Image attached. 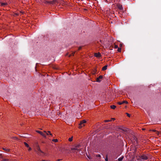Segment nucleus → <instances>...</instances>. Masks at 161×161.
I'll list each match as a JSON object with an SVG mask.
<instances>
[{"label": "nucleus", "mask_w": 161, "mask_h": 161, "mask_svg": "<svg viewBox=\"0 0 161 161\" xmlns=\"http://www.w3.org/2000/svg\"><path fill=\"white\" fill-rule=\"evenodd\" d=\"M81 146L80 144L76 145L74 146V147L71 148V150L73 152L76 153H77L78 152H80L81 151V149L80 148Z\"/></svg>", "instance_id": "obj_1"}, {"label": "nucleus", "mask_w": 161, "mask_h": 161, "mask_svg": "<svg viewBox=\"0 0 161 161\" xmlns=\"http://www.w3.org/2000/svg\"><path fill=\"white\" fill-rule=\"evenodd\" d=\"M139 157L141 158V161L147 160L148 158V157L145 154H142L141 156H139Z\"/></svg>", "instance_id": "obj_2"}, {"label": "nucleus", "mask_w": 161, "mask_h": 161, "mask_svg": "<svg viewBox=\"0 0 161 161\" xmlns=\"http://www.w3.org/2000/svg\"><path fill=\"white\" fill-rule=\"evenodd\" d=\"M37 153L39 155H42L41 153L43 154L44 153L41 150V149L39 146L37 147Z\"/></svg>", "instance_id": "obj_3"}, {"label": "nucleus", "mask_w": 161, "mask_h": 161, "mask_svg": "<svg viewBox=\"0 0 161 161\" xmlns=\"http://www.w3.org/2000/svg\"><path fill=\"white\" fill-rule=\"evenodd\" d=\"M55 2V0L50 1H47L45 0L44 1V3L45 4H52L53 3Z\"/></svg>", "instance_id": "obj_4"}, {"label": "nucleus", "mask_w": 161, "mask_h": 161, "mask_svg": "<svg viewBox=\"0 0 161 161\" xmlns=\"http://www.w3.org/2000/svg\"><path fill=\"white\" fill-rule=\"evenodd\" d=\"M36 132L37 133H39L40 134H41V135H42V136H43L45 138H46V135L45 133H44L43 132H41L40 131H39V130H37V131H36Z\"/></svg>", "instance_id": "obj_5"}, {"label": "nucleus", "mask_w": 161, "mask_h": 161, "mask_svg": "<svg viewBox=\"0 0 161 161\" xmlns=\"http://www.w3.org/2000/svg\"><path fill=\"white\" fill-rule=\"evenodd\" d=\"M94 56L97 58H100L101 57V55L100 53H95L94 54Z\"/></svg>", "instance_id": "obj_6"}, {"label": "nucleus", "mask_w": 161, "mask_h": 161, "mask_svg": "<svg viewBox=\"0 0 161 161\" xmlns=\"http://www.w3.org/2000/svg\"><path fill=\"white\" fill-rule=\"evenodd\" d=\"M103 78V76L100 75L98 77L96 78V81L98 82H100L101 81L100 79H102Z\"/></svg>", "instance_id": "obj_7"}, {"label": "nucleus", "mask_w": 161, "mask_h": 161, "mask_svg": "<svg viewBox=\"0 0 161 161\" xmlns=\"http://www.w3.org/2000/svg\"><path fill=\"white\" fill-rule=\"evenodd\" d=\"M126 103V104H128V103L126 101H124L122 102H118L117 103V104L119 105H121V104H122L123 103Z\"/></svg>", "instance_id": "obj_8"}, {"label": "nucleus", "mask_w": 161, "mask_h": 161, "mask_svg": "<svg viewBox=\"0 0 161 161\" xmlns=\"http://www.w3.org/2000/svg\"><path fill=\"white\" fill-rule=\"evenodd\" d=\"M85 126V124H84L83 123H81V122H80V123L79 125V128H81L82 127H83L84 126Z\"/></svg>", "instance_id": "obj_9"}, {"label": "nucleus", "mask_w": 161, "mask_h": 161, "mask_svg": "<svg viewBox=\"0 0 161 161\" xmlns=\"http://www.w3.org/2000/svg\"><path fill=\"white\" fill-rule=\"evenodd\" d=\"M3 150H4L6 152H8L10 151V149H9L6 148H3Z\"/></svg>", "instance_id": "obj_10"}, {"label": "nucleus", "mask_w": 161, "mask_h": 161, "mask_svg": "<svg viewBox=\"0 0 161 161\" xmlns=\"http://www.w3.org/2000/svg\"><path fill=\"white\" fill-rule=\"evenodd\" d=\"M119 129L124 131L126 132L127 131V129L123 127L122 128H120Z\"/></svg>", "instance_id": "obj_11"}, {"label": "nucleus", "mask_w": 161, "mask_h": 161, "mask_svg": "<svg viewBox=\"0 0 161 161\" xmlns=\"http://www.w3.org/2000/svg\"><path fill=\"white\" fill-rule=\"evenodd\" d=\"M107 65H106L102 68V70L104 71L106 70L107 69Z\"/></svg>", "instance_id": "obj_12"}, {"label": "nucleus", "mask_w": 161, "mask_h": 161, "mask_svg": "<svg viewBox=\"0 0 161 161\" xmlns=\"http://www.w3.org/2000/svg\"><path fill=\"white\" fill-rule=\"evenodd\" d=\"M8 4L7 3H1V6H7V5Z\"/></svg>", "instance_id": "obj_13"}, {"label": "nucleus", "mask_w": 161, "mask_h": 161, "mask_svg": "<svg viewBox=\"0 0 161 161\" xmlns=\"http://www.w3.org/2000/svg\"><path fill=\"white\" fill-rule=\"evenodd\" d=\"M110 108L112 109H115L116 108V106L114 105H112L110 106Z\"/></svg>", "instance_id": "obj_14"}, {"label": "nucleus", "mask_w": 161, "mask_h": 161, "mask_svg": "<svg viewBox=\"0 0 161 161\" xmlns=\"http://www.w3.org/2000/svg\"><path fill=\"white\" fill-rule=\"evenodd\" d=\"M24 143L25 146L27 147H29V145L26 142H24Z\"/></svg>", "instance_id": "obj_15"}, {"label": "nucleus", "mask_w": 161, "mask_h": 161, "mask_svg": "<svg viewBox=\"0 0 161 161\" xmlns=\"http://www.w3.org/2000/svg\"><path fill=\"white\" fill-rule=\"evenodd\" d=\"M118 7L119 9L120 10L122 9V5H119L118 6Z\"/></svg>", "instance_id": "obj_16"}, {"label": "nucleus", "mask_w": 161, "mask_h": 161, "mask_svg": "<svg viewBox=\"0 0 161 161\" xmlns=\"http://www.w3.org/2000/svg\"><path fill=\"white\" fill-rule=\"evenodd\" d=\"M136 158L137 159V160L138 161H141V158L139 157V156H136Z\"/></svg>", "instance_id": "obj_17"}, {"label": "nucleus", "mask_w": 161, "mask_h": 161, "mask_svg": "<svg viewBox=\"0 0 161 161\" xmlns=\"http://www.w3.org/2000/svg\"><path fill=\"white\" fill-rule=\"evenodd\" d=\"M73 136H72L71 137L69 138V142H71L73 140Z\"/></svg>", "instance_id": "obj_18"}, {"label": "nucleus", "mask_w": 161, "mask_h": 161, "mask_svg": "<svg viewBox=\"0 0 161 161\" xmlns=\"http://www.w3.org/2000/svg\"><path fill=\"white\" fill-rule=\"evenodd\" d=\"M52 141L56 142H58V140L57 139H53L52 140Z\"/></svg>", "instance_id": "obj_19"}, {"label": "nucleus", "mask_w": 161, "mask_h": 161, "mask_svg": "<svg viewBox=\"0 0 161 161\" xmlns=\"http://www.w3.org/2000/svg\"><path fill=\"white\" fill-rule=\"evenodd\" d=\"M80 122H81L82 123H83L84 124H85V123H86V120H83L81 121Z\"/></svg>", "instance_id": "obj_20"}, {"label": "nucleus", "mask_w": 161, "mask_h": 161, "mask_svg": "<svg viewBox=\"0 0 161 161\" xmlns=\"http://www.w3.org/2000/svg\"><path fill=\"white\" fill-rule=\"evenodd\" d=\"M75 52H74V53H72V54L69 55V57H70L72 55L74 56V54H75Z\"/></svg>", "instance_id": "obj_21"}, {"label": "nucleus", "mask_w": 161, "mask_h": 161, "mask_svg": "<svg viewBox=\"0 0 161 161\" xmlns=\"http://www.w3.org/2000/svg\"><path fill=\"white\" fill-rule=\"evenodd\" d=\"M149 131H153L154 132H156L157 130H149Z\"/></svg>", "instance_id": "obj_22"}, {"label": "nucleus", "mask_w": 161, "mask_h": 161, "mask_svg": "<svg viewBox=\"0 0 161 161\" xmlns=\"http://www.w3.org/2000/svg\"><path fill=\"white\" fill-rule=\"evenodd\" d=\"M117 51L118 52H120L121 51V48L119 47L118 48Z\"/></svg>", "instance_id": "obj_23"}, {"label": "nucleus", "mask_w": 161, "mask_h": 161, "mask_svg": "<svg viewBox=\"0 0 161 161\" xmlns=\"http://www.w3.org/2000/svg\"><path fill=\"white\" fill-rule=\"evenodd\" d=\"M110 121H111V120H104V122H108Z\"/></svg>", "instance_id": "obj_24"}, {"label": "nucleus", "mask_w": 161, "mask_h": 161, "mask_svg": "<svg viewBox=\"0 0 161 161\" xmlns=\"http://www.w3.org/2000/svg\"><path fill=\"white\" fill-rule=\"evenodd\" d=\"M44 132L45 134H46V135H49V134H48V133H47V131H44Z\"/></svg>", "instance_id": "obj_25"}, {"label": "nucleus", "mask_w": 161, "mask_h": 161, "mask_svg": "<svg viewBox=\"0 0 161 161\" xmlns=\"http://www.w3.org/2000/svg\"><path fill=\"white\" fill-rule=\"evenodd\" d=\"M126 114L127 116H128L129 117H130V115L129 114H128L127 113H126Z\"/></svg>", "instance_id": "obj_26"}, {"label": "nucleus", "mask_w": 161, "mask_h": 161, "mask_svg": "<svg viewBox=\"0 0 161 161\" xmlns=\"http://www.w3.org/2000/svg\"><path fill=\"white\" fill-rule=\"evenodd\" d=\"M96 157L98 158H100L101 156L100 154H98L96 156Z\"/></svg>", "instance_id": "obj_27"}, {"label": "nucleus", "mask_w": 161, "mask_h": 161, "mask_svg": "<svg viewBox=\"0 0 161 161\" xmlns=\"http://www.w3.org/2000/svg\"><path fill=\"white\" fill-rule=\"evenodd\" d=\"M8 159H3L2 161H8Z\"/></svg>", "instance_id": "obj_28"}, {"label": "nucleus", "mask_w": 161, "mask_h": 161, "mask_svg": "<svg viewBox=\"0 0 161 161\" xmlns=\"http://www.w3.org/2000/svg\"><path fill=\"white\" fill-rule=\"evenodd\" d=\"M118 47V46L117 45H115L114 46V48H117Z\"/></svg>", "instance_id": "obj_29"}, {"label": "nucleus", "mask_w": 161, "mask_h": 161, "mask_svg": "<svg viewBox=\"0 0 161 161\" xmlns=\"http://www.w3.org/2000/svg\"><path fill=\"white\" fill-rule=\"evenodd\" d=\"M13 138L14 140H18V138L16 137H13Z\"/></svg>", "instance_id": "obj_30"}, {"label": "nucleus", "mask_w": 161, "mask_h": 161, "mask_svg": "<svg viewBox=\"0 0 161 161\" xmlns=\"http://www.w3.org/2000/svg\"><path fill=\"white\" fill-rule=\"evenodd\" d=\"M105 160L106 161H108V158L107 156H106V157L105 159Z\"/></svg>", "instance_id": "obj_31"}, {"label": "nucleus", "mask_w": 161, "mask_h": 161, "mask_svg": "<svg viewBox=\"0 0 161 161\" xmlns=\"http://www.w3.org/2000/svg\"><path fill=\"white\" fill-rule=\"evenodd\" d=\"M156 133L158 135L159 134V132L158 131H157Z\"/></svg>", "instance_id": "obj_32"}, {"label": "nucleus", "mask_w": 161, "mask_h": 161, "mask_svg": "<svg viewBox=\"0 0 161 161\" xmlns=\"http://www.w3.org/2000/svg\"><path fill=\"white\" fill-rule=\"evenodd\" d=\"M31 147H29V149H28V150H29V151H31Z\"/></svg>", "instance_id": "obj_33"}, {"label": "nucleus", "mask_w": 161, "mask_h": 161, "mask_svg": "<svg viewBox=\"0 0 161 161\" xmlns=\"http://www.w3.org/2000/svg\"><path fill=\"white\" fill-rule=\"evenodd\" d=\"M81 48V47H79L78 48V50H80Z\"/></svg>", "instance_id": "obj_34"}, {"label": "nucleus", "mask_w": 161, "mask_h": 161, "mask_svg": "<svg viewBox=\"0 0 161 161\" xmlns=\"http://www.w3.org/2000/svg\"><path fill=\"white\" fill-rule=\"evenodd\" d=\"M49 135L50 136H53V135H52V134L51 133H50L49 134Z\"/></svg>", "instance_id": "obj_35"}, {"label": "nucleus", "mask_w": 161, "mask_h": 161, "mask_svg": "<svg viewBox=\"0 0 161 161\" xmlns=\"http://www.w3.org/2000/svg\"><path fill=\"white\" fill-rule=\"evenodd\" d=\"M62 159H58L57 161H60V160H61Z\"/></svg>", "instance_id": "obj_36"}, {"label": "nucleus", "mask_w": 161, "mask_h": 161, "mask_svg": "<svg viewBox=\"0 0 161 161\" xmlns=\"http://www.w3.org/2000/svg\"><path fill=\"white\" fill-rule=\"evenodd\" d=\"M47 133H49V134L50 133H51V132H50V131H47Z\"/></svg>", "instance_id": "obj_37"}, {"label": "nucleus", "mask_w": 161, "mask_h": 161, "mask_svg": "<svg viewBox=\"0 0 161 161\" xmlns=\"http://www.w3.org/2000/svg\"><path fill=\"white\" fill-rule=\"evenodd\" d=\"M20 13H21L22 14H23L25 12H20Z\"/></svg>", "instance_id": "obj_38"}, {"label": "nucleus", "mask_w": 161, "mask_h": 161, "mask_svg": "<svg viewBox=\"0 0 161 161\" xmlns=\"http://www.w3.org/2000/svg\"><path fill=\"white\" fill-rule=\"evenodd\" d=\"M87 157L89 158V159H90V157L89 156H87Z\"/></svg>", "instance_id": "obj_39"}, {"label": "nucleus", "mask_w": 161, "mask_h": 161, "mask_svg": "<svg viewBox=\"0 0 161 161\" xmlns=\"http://www.w3.org/2000/svg\"><path fill=\"white\" fill-rule=\"evenodd\" d=\"M122 46V44H120V47H121Z\"/></svg>", "instance_id": "obj_40"}, {"label": "nucleus", "mask_w": 161, "mask_h": 161, "mask_svg": "<svg viewBox=\"0 0 161 161\" xmlns=\"http://www.w3.org/2000/svg\"><path fill=\"white\" fill-rule=\"evenodd\" d=\"M68 53H67L65 55V56H67L68 55Z\"/></svg>", "instance_id": "obj_41"}, {"label": "nucleus", "mask_w": 161, "mask_h": 161, "mask_svg": "<svg viewBox=\"0 0 161 161\" xmlns=\"http://www.w3.org/2000/svg\"><path fill=\"white\" fill-rule=\"evenodd\" d=\"M111 119H113V120H115V119L114 118H112Z\"/></svg>", "instance_id": "obj_42"}, {"label": "nucleus", "mask_w": 161, "mask_h": 161, "mask_svg": "<svg viewBox=\"0 0 161 161\" xmlns=\"http://www.w3.org/2000/svg\"><path fill=\"white\" fill-rule=\"evenodd\" d=\"M135 140H136L137 139V138H136V137H135Z\"/></svg>", "instance_id": "obj_43"}, {"label": "nucleus", "mask_w": 161, "mask_h": 161, "mask_svg": "<svg viewBox=\"0 0 161 161\" xmlns=\"http://www.w3.org/2000/svg\"><path fill=\"white\" fill-rule=\"evenodd\" d=\"M145 130V128H142V130Z\"/></svg>", "instance_id": "obj_44"}, {"label": "nucleus", "mask_w": 161, "mask_h": 161, "mask_svg": "<svg viewBox=\"0 0 161 161\" xmlns=\"http://www.w3.org/2000/svg\"><path fill=\"white\" fill-rule=\"evenodd\" d=\"M2 154H0V156H2Z\"/></svg>", "instance_id": "obj_45"}, {"label": "nucleus", "mask_w": 161, "mask_h": 161, "mask_svg": "<svg viewBox=\"0 0 161 161\" xmlns=\"http://www.w3.org/2000/svg\"><path fill=\"white\" fill-rule=\"evenodd\" d=\"M15 14L17 15H18V14Z\"/></svg>", "instance_id": "obj_46"}]
</instances>
